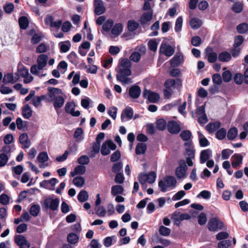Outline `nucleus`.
Wrapping results in <instances>:
<instances>
[{
  "label": "nucleus",
  "mask_w": 248,
  "mask_h": 248,
  "mask_svg": "<svg viewBox=\"0 0 248 248\" xmlns=\"http://www.w3.org/2000/svg\"><path fill=\"white\" fill-rule=\"evenodd\" d=\"M176 183L177 180L174 176L168 175L164 178V180L159 181L158 186L162 192H165L167 191L168 187H175Z\"/></svg>",
  "instance_id": "nucleus-1"
},
{
  "label": "nucleus",
  "mask_w": 248,
  "mask_h": 248,
  "mask_svg": "<svg viewBox=\"0 0 248 248\" xmlns=\"http://www.w3.org/2000/svg\"><path fill=\"white\" fill-rule=\"evenodd\" d=\"M224 226V223L217 217L211 218L207 224V228L210 232H215L222 230Z\"/></svg>",
  "instance_id": "nucleus-2"
},
{
  "label": "nucleus",
  "mask_w": 248,
  "mask_h": 248,
  "mask_svg": "<svg viewBox=\"0 0 248 248\" xmlns=\"http://www.w3.org/2000/svg\"><path fill=\"white\" fill-rule=\"evenodd\" d=\"M59 203L60 200L58 198L53 199L51 197H47L44 200L42 206L46 210L49 209L54 211L58 210Z\"/></svg>",
  "instance_id": "nucleus-3"
},
{
  "label": "nucleus",
  "mask_w": 248,
  "mask_h": 248,
  "mask_svg": "<svg viewBox=\"0 0 248 248\" xmlns=\"http://www.w3.org/2000/svg\"><path fill=\"white\" fill-rule=\"evenodd\" d=\"M143 97L147 98L150 103H155L157 102L160 99L159 94L150 90L145 89L143 92Z\"/></svg>",
  "instance_id": "nucleus-4"
},
{
  "label": "nucleus",
  "mask_w": 248,
  "mask_h": 248,
  "mask_svg": "<svg viewBox=\"0 0 248 248\" xmlns=\"http://www.w3.org/2000/svg\"><path fill=\"white\" fill-rule=\"evenodd\" d=\"M15 243L19 247V248H29L30 243L27 241L26 237L21 234L16 235L14 237Z\"/></svg>",
  "instance_id": "nucleus-5"
},
{
  "label": "nucleus",
  "mask_w": 248,
  "mask_h": 248,
  "mask_svg": "<svg viewBox=\"0 0 248 248\" xmlns=\"http://www.w3.org/2000/svg\"><path fill=\"white\" fill-rule=\"evenodd\" d=\"M75 107L76 104L74 102H67L65 106V111L73 117H78L80 115V112L79 110L75 111Z\"/></svg>",
  "instance_id": "nucleus-6"
},
{
  "label": "nucleus",
  "mask_w": 248,
  "mask_h": 248,
  "mask_svg": "<svg viewBox=\"0 0 248 248\" xmlns=\"http://www.w3.org/2000/svg\"><path fill=\"white\" fill-rule=\"evenodd\" d=\"M187 167L184 161H181L179 165L175 170V175L178 178H182L185 177Z\"/></svg>",
  "instance_id": "nucleus-7"
},
{
  "label": "nucleus",
  "mask_w": 248,
  "mask_h": 248,
  "mask_svg": "<svg viewBox=\"0 0 248 248\" xmlns=\"http://www.w3.org/2000/svg\"><path fill=\"white\" fill-rule=\"evenodd\" d=\"M159 52L164 54L167 57H170L174 54V48L170 45L162 43L160 46Z\"/></svg>",
  "instance_id": "nucleus-8"
},
{
  "label": "nucleus",
  "mask_w": 248,
  "mask_h": 248,
  "mask_svg": "<svg viewBox=\"0 0 248 248\" xmlns=\"http://www.w3.org/2000/svg\"><path fill=\"white\" fill-rule=\"evenodd\" d=\"M206 56L209 63H214L217 59V54L213 51V49L210 46L206 47L205 50Z\"/></svg>",
  "instance_id": "nucleus-9"
},
{
  "label": "nucleus",
  "mask_w": 248,
  "mask_h": 248,
  "mask_svg": "<svg viewBox=\"0 0 248 248\" xmlns=\"http://www.w3.org/2000/svg\"><path fill=\"white\" fill-rule=\"evenodd\" d=\"M168 131L174 134H178L181 131V128L178 124L174 121L169 122L167 124Z\"/></svg>",
  "instance_id": "nucleus-10"
},
{
  "label": "nucleus",
  "mask_w": 248,
  "mask_h": 248,
  "mask_svg": "<svg viewBox=\"0 0 248 248\" xmlns=\"http://www.w3.org/2000/svg\"><path fill=\"white\" fill-rule=\"evenodd\" d=\"M19 142L21 144L22 149L28 148L31 145V141L29 140L28 135L26 133L21 134L19 137Z\"/></svg>",
  "instance_id": "nucleus-11"
},
{
  "label": "nucleus",
  "mask_w": 248,
  "mask_h": 248,
  "mask_svg": "<svg viewBox=\"0 0 248 248\" xmlns=\"http://www.w3.org/2000/svg\"><path fill=\"white\" fill-rule=\"evenodd\" d=\"M94 13L96 15H101L105 13V7L102 0H94Z\"/></svg>",
  "instance_id": "nucleus-12"
},
{
  "label": "nucleus",
  "mask_w": 248,
  "mask_h": 248,
  "mask_svg": "<svg viewBox=\"0 0 248 248\" xmlns=\"http://www.w3.org/2000/svg\"><path fill=\"white\" fill-rule=\"evenodd\" d=\"M190 218L191 216L187 213H183L180 215H178L176 212L174 213L172 216V218L173 219L175 223L178 226L179 225V224L177 223V222L179 223L180 221H182L183 220H188L190 219Z\"/></svg>",
  "instance_id": "nucleus-13"
},
{
  "label": "nucleus",
  "mask_w": 248,
  "mask_h": 248,
  "mask_svg": "<svg viewBox=\"0 0 248 248\" xmlns=\"http://www.w3.org/2000/svg\"><path fill=\"white\" fill-rule=\"evenodd\" d=\"M141 93V89L138 85H134L131 86L129 90V95L134 99L139 98Z\"/></svg>",
  "instance_id": "nucleus-14"
},
{
  "label": "nucleus",
  "mask_w": 248,
  "mask_h": 248,
  "mask_svg": "<svg viewBox=\"0 0 248 248\" xmlns=\"http://www.w3.org/2000/svg\"><path fill=\"white\" fill-rule=\"evenodd\" d=\"M131 75V71L130 68H119L118 74L116 75L117 80H121V78H125Z\"/></svg>",
  "instance_id": "nucleus-15"
},
{
  "label": "nucleus",
  "mask_w": 248,
  "mask_h": 248,
  "mask_svg": "<svg viewBox=\"0 0 248 248\" xmlns=\"http://www.w3.org/2000/svg\"><path fill=\"white\" fill-rule=\"evenodd\" d=\"M153 18V11H148L143 13L140 19V22L142 25L147 24Z\"/></svg>",
  "instance_id": "nucleus-16"
},
{
  "label": "nucleus",
  "mask_w": 248,
  "mask_h": 248,
  "mask_svg": "<svg viewBox=\"0 0 248 248\" xmlns=\"http://www.w3.org/2000/svg\"><path fill=\"white\" fill-rule=\"evenodd\" d=\"M184 146L185 147L186 152L188 157L194 158L195 157V151L194 149L192 140L185 142Z\"/></svg>",
  "instance_id": "nucleus-17"
},
{
  "label": "nucleus",
  "mask_w": 248,
  "mask_h": 248,
  "mask_svg": "<svg viewBox=\"0 0 248 248\" xmlns=\"http://www.w3.org/2000/svg\"><path fill=\"white\" fill-rule=\"evenodd\" d=\"M211 155L212 150L210 149H207L202 151L200 154V163L201 164L204 163L210 158Z\"/></svg>",
  "instance_id": "nucleus-18"
},
{
  "label": "nucleus",
  "mask_w": 248,
  "mask_h": 248,
  "mask_svg": "<svg viewBox=\"0 0 248 248\" xmlns=\"http://www.w3.org/2000/svg\"><path fill=\"white\" fill-rule=\"evenodd\" d=\"M48 57L45 54L40 55L37 60L39 70H42L46 65Z\"/></svg>",
  "instance_id": "nucleus-19"
},
{
  "label": "nucleus",
  "mask_w": 248,
  "mask_h": 248,
  "mask_svg": "<svg viewBox=\"0 0 248 248\" xmlns=\"http://www.w3.org/2000/svg\"><path fill=\"white\" fill-rule=\"evenodd\" d=\"M232 165L233 168L236 169L240 164H242L243 156L239 154H234L232 157Z\"/></svg>",
  "instance_id": "nucleus-20"
},
{
  "label": "nucleus",
  "mask_w": 248,
  "mask_h": 248,
  "mask_svg": "<svg viewBox=\"0 0 248 248\" xmlns=\"http://www.w3.org/2000/svg\"><path fill=\"white\" fill-rule=\"evenodd\" d=\"M183 55L182 53H180L178 54H176L172 59L170 60V65L173 67L178 66L181 61L183 60Z\"/></svg>",
  "instance_id": "nucleus-21"
},
{
  "label": "nucleus",
  "mask_w": 248,
  "mask_h": 248,
  "mask_svg": "<svg viewBox=\"0 0 248 248\" xmlns=\"http://www.w3.org/2000/svg\"><path fill=\"white\" fill-rule=\"evenodd\" d=\"M22 115L23 117L26 119L30 118L32 115V110L29 104H26L22 107Z\"/></svg>",
  "instance_id": "nucleus-22"
},
{
  "label": "nucleus",
  "mask_w": 248,
  "mask_h": 248,
  "mask_svg": "<svg viewBox=\"0 0 248 248\" xmlns=\"http://www.w3.org/2000/svg\"><path fill=\"white\" fill-rule=\"evenodd\" d=\"M86 170V167L83 165H78L76 166L74 170L70 172V176L72 177L77 175H83Z\"/></svg>",
  "instance_id": "nucleus-23"
},
{
  "label": "nucleus",
  "mask_w": 248,
  "mask_h": 248,
  "mask_svg": "<svg viewBox=\"0 0 248 248\" xmlns=\"http://www.w3.org/2000/svg\"><path fill=\"white\" fill-rule=\"evenodd\" d=\"M133 116V109L130 107L126 108L124 109L121 116V120L122 122L124 121V118L127 117L128 119H131Z\"/></svg>",
  "instance_id": "nucleus-24"
},
{
  "label": "nucleus",
  "mask_w": 248,
  "mask_h": 248,
  "mask_svg": "<svg viewBox=\"0 0 248 248\" xmlns=\"http://www.w3.org/2000/svg\"><path fill=\"white\" fill-rule=\"evenodd\" d=\"M53 101V106L56 110L61 108L64 103V99L61 95L55 97Z\"/></svg>",
  "instance_id": "nucleus-25"
},
{
  "label": "nucleus",
  "mask_w": 248,
  "mask_h": 248,
  "mask_svg": "<svg viewBox=\"0 0 248 248\" xmlns=\"http://www.w3.org/2000/svg\"><path fill=\"white\" fill-rule=\"evenodd\" d=\"M191 27L194 29H198L201 27L202 24V21L197 17H193L191 19L190 22Z\"/></svg>",
  "instance_id": "nucleus-26"
},
{
  "label": "nucleus",
  "mask_w": 248,
  "mask_h": 248,
  "mask_svg": "<svg viewBox=\"0 0 248 248\" xmlns=\"http://www.w3.org/2000/svg\"><path fill=\"white\" fill-rule=\"evenodd\" d=\"M18 78L14 77L13 74L7 73L4 76L2 79V82L4 83H14L16 82L18 79Z\"/></svg>",
  "instance_id": "nucleus-27"
},
{
  "label": "nucleus",
  "mask_w": 248,
  "mask_h": 248,
  "mask_svg": "<svg viewBox=\"0 0 248 248\" xmlns=\"http://www.w3.org/2000/svg\"><path fill=\"white\" fill-rule=\"evenodd\" d=\"M244 9V3L242 1L234 2L231 8L232 10L235 13H240Z\"/></svg>",
  "instance_id": "nucleus-28"
},
{
  "label": "nucleus",
  "mask_w": 248,
  "mask_h": 248,
  "mask_svg": "<svg viewBox=\"0 0 248 248\" xmlns=\"http://www.w3.org/2000/svg\"><path fill=\"white\" fill-rule=\"evenodd\" d=\"M221 126V124L219 122H216L214 123H210L208 124L206 126V130L211 133L213 132L217 129H218Z\"/></svg>",
  "instance_id": "nucleus-29"
},
{
  "label": "nucleus",
  "mask_w": 248,
  "mask_h": 248,
  "mask_svg": "<svg viewBox=\"0 0 248 248\" xmlns=\"http://www.w3.org/2000/svg\"><path fill=\"white\" fill-rule=\"evenodd\" d=\"M67 59L74 65H77L79 62V59L74 51H72L68 56Z\"/></svg>",
  "instance_id": "nucleus-30"
},
{
  "label": "nucleus",
  "mask_w": 248,
  "mask_h": 248,
  "mask_svg": "<svg viewBox=\"0 0 248 248\" xmlns=\"http://www.w3.org/2000/svg\"><path fill=\"white\" fill-rule=\"evenodd\" d=\"M218 58L221 62H228L231 60L232 56L229 52L224 51L219 53Z\"/></svg>",
  "instance_id": "nucleus-31"
},
{
  "label": "nucleus",
  "mask_w": 248,
  "mask_h": 248,
  "mask_svg": "<svg viewBox=\"0 0 248 248\" xmlns=\"http://www.w3.org/2000/svg\"><path fill=\"white\" fill-rule=\"evenodd\" d=\"M20 28L22 30H26L29 26V22L26 16H21L18 19Z\"/></svg>",
  "instance_id": "nucleus-32"
},
{
  "label": "nucleus",
  "mask_w": 248,
  "mask_h": 248,
  "mask_svg": "<svg viewBox=\"0 0 248 248\" xmlns=\"http://www.w3.org/2000/svg\"><path fill=\"white\" fill-rule=\"evenodd\" d=\"M147 149V146L145 143H139L136 145L135 153L137 155L144 154Z\"/></svg>",
  "instance_id": "nucleus-33"
},
{
  "label": "nucleus",
  "mask_w": 248,
  "mask_h": 248,
  "mask_svg": "<svg viewBox=\"0 0 248 248\" xmlns=\"http://www.w3.org/2000/svg\"><path fill=\"white\" fill-rule=\"evenodd\" d=\"M180 137L183 140L188 142L191 140L192 134L188 130H183L181 132Z\"/></svg>",
  "instance_id": "nucleus-34"
},
{
  "label": "nucleus",
  "mask_w": 248,
  "mask_h": 248,
  "mask_svg": "<svg viewBox=\"0 0 248 248\" xmlns=\"http://www.w3.org/2000/svg\"><path fill=\"white\" fill-rule=\"evenodd\" d=\"M64 43L65 44H63L62 42L59 43V46H60V51L62 53L67 52L71 47V43L69 41H66L64 42Z\"/></svg>",
  "instance_id": "nucleus-35"
},
{
  "label": "nucleus",
  "mask_w": 248,
  "mask_h": 248,
  "mask_svg": "<svg viewBox=\"0 0 248 248\" xmlns=\"http://www.w3.org/2000/svg\"><path fill=\"white\" fill-rule=\"evenodd\" d=\"M124 188L121 185H115L111 187V193L113 196H116L123 193Z\"/></svg>",
  "instance_id": "nucleus-36"
},
{
  "label": "nucleus",
  "mask_w": 248,
  "mask_h": 248,
  "mask_svg": "<svg viewBox=\"0 0 248 248\" xmlns=\"http://www.w3.org/2000/svg\"><path fill=\"white\" fill-rule=\"evenodd\" d=\"M123 31V25L121 23H116L112 28L111 32L115 35H119Z\"/></svg>",
  "instance_id": "nucleus-37"
},
{
  "label": "nucleus",
  "mask_w": 248,
  "mask_h": 248,
  "mask_svg": "<svg viewBox=\"0 0 248 248\" xmlns=\"http://www.w3.org/2000/svg\"><path fill=\"white\" fill-rule=\"evenodd\" d=\"M238 130L237 128L233 127L228 131L227 138L229 140H233L237 136Z\"/></svg>",
  "instance_id": "nucleus-38"
},
{
  "label": "nucleus",
  "mask_w": 248,
  "mask_h": 248,
  "mask_svg": "<svg viewBox=\"0 0 248 248\" xmlns=\"http://www.w3.org/2000/svg\"><path fill=\"white\" fill-rule=\"evenodd\" d=\"M47 90L49 92L48 96L51 98L54 97L56 94L62 93V90L56 88L49 87L47 88Z\"/></svg>",
  "instance_id": "nucleus-39"
},
{
  "label": "nucleus",
  "mask_w": 248,
  "mask_h": 248,
  "mask_svg": "<svg viewBox=\"0 0 248 248\" xmlns=\"http://www.w3.org/2000/svg\"><path fill=\"white\" fill-rule=\"evenodd\" d=\"M237 31L239 33H245L248 31V24L247 23H242L236 27Z\"/></svg>",
  "instance_id": "nucleus-40"
},
{
  "label": "nucleus",
  "mask_w": 248,
  "mask_h": 248,
  "mask_svg": "<svg viewBox=\"0 0 248 248\" xmlns=\"http://www.w3.org/2000/svg\"><path fill=\"white\" fill-rule=\"evenodd\" d=\"M73 184L78 187H82L85 184V179L82 176H76L73 181Z\"/></svg>",
  "instance_id": "nucleus-41"
},
{
  "label": "nucleus",
  "mask_w": 248,
  "mask_h": 248,
  "mask_svg": "<svg viewBox=\"0 0 248 248\" xmlns=\"http://www.w3.org/2000/svg\"><path fill=\"white\" fill-rule=\"evenodd\" d=\"M88 193L85 190L80 191L78 195V199L80 202H86L88 200Z\"/></svg>",
  "instance_id": "nucleus-42"
},
{
  "label": "nucleus",
  "mask_w": 248,
  "mask_h": 248,
  "mask_svg": "<svg viewBox=\"0 0 248 248\" xmlns=\"http://www.w3.org/2000/svg\"><path fill=\"white\" fill-rule=\"evenodd\" d=\"M67 240L69 243L75 244L78 242V236L75 233H70L67 235Z\"/></svg>",
  "instance_id": "nucleus-43"
},
{
  "label": "nucleus",
  "mask_w": 248,
  "mask_h": 248,
  "mask_svg": "<svg viewBox=\"0 0 248 248\" xmlns=\"http://www.w3.org/2000/svg\"><path fill=\"white\" fill-rule=\"evenodd\" d=\"M139 27V24L135 21L130 20L127 23V28L130 31H134Z\"/></svg>",
  "instance_id": "nucleus-44"
},
{
  "label": "nucleus",
  "mask_w": 248,
  "mask_h": 248,
  "mask_svg": "<svg viewBox=\"0 0 248 248\" xmlns=\"http://www.w3.org/2000/svg\"><path fill=\"white\" fill-rule=\"evenodd\" d=\"M113 20L112 19H109L104 22L102 26V29L104 31L108 32L113 25Z\"/></svg>",
  "instance_id": "nucleus-45"
},
{
  "label": "nucleus",
  "mask_w": 248,
  "mask_h": 248,
  "mask_svg": "<svg viewBox=\"0 0 248 248\" xmlns=\"http://www.w3.org/2000/svg\"><path fill=\"white\" fill-rule=\"evenodd\" d=\"M48 156L46 152H42L37 156V160L39 163H45L48 160Z\"/></svg>",
  "instance_id": "nucleus-46"
},
{
  "label": "nucleus",
  "mask_w": 248,
  "mask_h": 248,
  "mask_svg": "<svg viewBox=\"0 0 248 248\" xmlns=\"http://www.w3.org/2000/svg\"><path fill=\"white\" fill-rule=\"evenodd\" d=\"M40 211V207L39 205L34 204L32 205L30 208V213L33 217H36L38 216Z\"/></svg>",
  "instance_id": "nucleus-47"
},
{
  "label": "nucleus",
  "mask_w": 248,
  "mask_h": 248,
  "mask_svg": "<svg viewBox=\"0 0 248 248\" xmlns=\"http://www.w3.org/2000/svg\"><path fill=\"white\" fill-rule=\"evenodd\" d=\"M46 98L45 95L38 96L36 97H34L32 99V104L35 107H38L41 104V101Z\"/></svg>",
  "instance_id": "nucleus-48"
},
{
  "label": "nucleus",
  "mask_w": 248,
  "mask_h": 248,
  "mask_svg": "<svg viewBox=\"0 0 248 248\" xmlns=\"http://www.w3.org/2000/svg\"><path fill=\"white\" fill-rule=\"evenodd\" d=\"M226 135V129L224 128H221L217 131L216 134V137L218 140H222L225 138Z\"/></svg>",
  "instance_id": "nucleus-49"
},
{
  "label": "nucleus",
  "mask_w": 248,
  "mask_h": 248,
  "mask_svg": "<svg viewBox=\"0 0 248 248\" xmlns=\"http://www.w3.org/2000/svg\"><path fill=\"white\" fill-rule=\"evenodd\" d=\"M222 79L225 82H230L232 78V74L230 70L225 71L222 74Z\"/></svg>",
  "instance_id": "nucleus-50"
},
{
  "label": "nucleus",
  "mask_w": 248,
  "mask_h": 248,
  "mask_svg": "<svg viewBox=\"0 0 248 248\" xmlns=\"http://www.w3.org/2000/svg\"><path fill=\"white\" fill-rule=\"evenodd\" d=\"M156 178V174L154 171H151L148 174H146L147 182L150 184H153L155 182Z\"/></svg>",
  "instance_id": "nucleus-51"
},
{
  "label": "nucleus",
  "mask_w": 248,
  "mask_h": 248,
  "mask_svg": "<svg viewBox=\"0 0 248 248\" xmlns=\"http://www.w3.org/2000/svg\"><path fill=\"white\" fill-rule=\"evenodd\" d=\"M166 127V121L163 119H160L156 122V128L159 130H164Z\"/></svg>",
  "instance_id": "nucleus-52"
},
{
  "label": "nucleus",
  "mask_w": 248,
  "mask_h": 248,
  "mask_svg": "<svg viewBox=\"0 0 248 248\" xmlns=\"http://www.w3.org/2000/svg\"><path fill=\"white\" fill-rule=\"evenodd\" d=\"M207 222V216L205 213H201L198 217V222L200 225H204Z\"/></svg>",
  "instance_id": "nucleus-53"
},
{
  "label": "nucleus",
  "mask_w": 248,
  "mask_h": 248,
  "mask_svg": "<svg viewBox=\"0 0 248 248\" xmlns=\"http://www.w3.org/2000/svg\"><path fill=\"white\" fill-rule=\"evenodd\" d=\"M183 24V18L182 16H179L175 22V31L176 32H179L181 31Z\"/></svg>",
  "instance_id": "nucleus-54"
},
{
  "label": "nucleus",
  "mask_w": 248,
  "mask_h": 248,
  "mask_svg": "<svg viewBox=\"0 0 248 248\" xmlns=\"http://www.w3.org/2000/svg\"><path fill=\"white\" fill-rule=\"evenodd\" d=\"M78 162L81 165H87L90 162V158L88 156L83 155L78 158Z\"/></svg>",
  "instance_id": "nucleus-55"
},
{
  "label": "nucleus",
  "mask_w": 248,
  "mask_h": 248,
  "mask_svg": "<svg viewBox=\"0 0 248 248\" xmlns=\"http://www.w3.org/2000/svg\"><path fill=\"white\" fill-rule=\"evenodd\" d=\"M123 168V164L121 162H118L114 163L112 167V171L113 173H120V171Z\"/></svg>",
  "instance_id": "nucleus-56"
},
{
  "label": "nucleus",
  "mask_w": 248,
  "mask_h": 248,
  "mask_svg": "<svg viewBox=\"0 0 248 248\" xmlns=\"http://www.w3.org/2000/svg\"><path fill=\"white\" fill-rule=\"evenodd\" d=\"M244 80V76L241 73H238L235 74L234 81L236 84L241 85L242 84Z\"/></svg>",
  "instance_id": "nucleus-57"
},
{
  "label": "nucleus",
  "mask_w": 248,
  "mask_h": 248,
  "mask_svg": "<svg viewBox=\"0 0 248 248\" xmlns=\"http://www.w3.org/2000/svg\"><path fill=\"white\" fill-rule=\"evenodd\" d=\"M159 232L161 235L167 236L170 234V230L169 228L161 225L159 227Z\"/></svg>",
  "instance_id": "nucleus-58"
},
{
  "label": "nucleus",
  "mask_w": 248,
  "mask_h": 248,
  "mask_svg": "<svg viewBox=\"0 0 248 248\" xmlns=\"http://www.w3.org/2000/svg\"><path fill=\"white\" fill-rule=\"evenodd\" d=\"M244 38L242 35H236L234 37V42L233 46L235 47H238L241 46L244 42Z\"/></svg>",
  "instance_id": "nucleus-59"
},
{
  "label": "nucleus",
  "mask_w": 248,
  "mask_h": 248,
  "mask_svg": "<svg viewBox=\"0 0 248 248\" xmlns=\"http://www.w3.org/2000/svg\"><path fill=\"white\" fill-rule=\"evenodd\" d=\"M119 65L124 68H130L131 66V62L127 58L122 59L119 62Z\"/></svg>",
  "instance_id": "nucleus-60"
},
{
  "label": "nucleus",
  "mask_w": 248,
  "mask_h": 248,
  "mask_svg": "<svg viewBox=\"0 0 248 248\" xmlns=\"http://www.w3.org/2000/svg\"><path fill=\"white\" fill-rule=\"evenodd\" d=\"M213 83L216 85H220L222 82V78L219 74H214L212 76Z\"/></svg>",
  "instance_id": "nucleus-61"
},
{
  "label": "nucleus",
  "mask_w": 248,
  "mask_h": 248,
  "mask_svg": "<svg viewBox=\"0 0 248 248\" xmlns=\"http://www.w3.org/2000/svg\"><path fill=\"white\" fill-rule=\"evenodd\" d=\"M27 122L24 121L21 119V118L18 117L16 120V124L17 125V128L18 130H21L25 128L26 126Z\"/></svg>",
  "instance_id": "nucleus-62"
},
{
  "label": "nucleus",
  "mask_w": 248,
  "mask_h": 248,
  "mask_svg": "<svg viewBox=\"0 0 248 248\" xmlns=\"http://www.w3.org/2000/svg\"><path fill=\"white\" fill-rule=\"evenodd\" d=\"M211 194L209 191L204 190L201 191L197 196V197L200 198L202 197L204 199H209L211 198Z\"/></svg>",
  "instance_id": "nucleus-63"
},
{
  "label": "nucleus",
  "mask_w": 248,
  "mask_h": 248,
  "mask_svg": "<svg viewBox=\"0 0 248 248\" xmlns=\"http://www.w3.org/2000/svg\"><path fill=\"white\" fill-rule=\"evenodd\" d=\"M231 244V241L230 240H222L218 243V248H228Z\"/></svg>",
  "instance_id": "nucleus-64"
}]
</instances>
